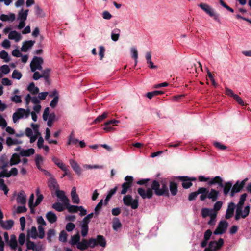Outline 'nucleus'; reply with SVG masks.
Returning <instances> with one entry per match:
<instances>
[{
    "instance_id": "62",
    "label": "nucleus",
    "mask_w": 251,
    "mask_h": 251,
    "mask_svg": "<svg viewBox=\"0 0 251 251\" xmlns=\"http://www.w3.org/2000/svg\"><path fill=\"white\" fill-rule=\"evenodd\" d=\"M219 3L222 6L225 8L228 11L231 12L232 13L234 12L233 9L230 7L228 5H227L226 3H225L223 0H219Z\"/></svg>"
},
{
    "instance_id": "17",
    "label": "nucleus",
    "mask_w": 251,
    "mask_h": 251,
    "mask_svg": "<svg viewBox=\"0 0 251 251\" xmlns=\"http://www.w3.org/2000/svg\"><path fill=\"white\" fill-rule=\"evenodd\" d=\"M17 202L18 203L25 205L26 202V195L25 192L21 190L19 192L17 197Z\"/></svg>"
},
{
    "instance_id": "14",
    "label": "nucleus",
    "mask_w": 251,
    "mask_h": 251,
    "mask_svg": "<svg viewBox=\"0 0 251 251\" xmlns=\"http://www.w3.org/2000/svg\"><path fill=\"white\" fill-rule=\"evenodd\" d=\"M56 197L64 203L65 205H69V199L66 197L65 192L62 190H60L59 188L55 191Z\"/></svg>"
},
{
    "instance_id": "26",
    "label": "nucleus",
    "mask_w": 251,
    "mask_h": 251,
    "mask_svg": "<svg viewBox=\"0 0 251 251\" xmlns=\"http://www.w3.org/2000/svg\"><path fill=\"white\" fill-rule=\"evenodd\" d=\"M0 162L1 164V168L2 169L6 168L8 166L9 164H10V162H9L8 156L6 154H4L1 156Z\"/></svg>"
},
{
    "instance_id": "53",
    "label": "nucleus",
    "mask_w": 251,
    "mask_h": 251,
    "mask_svg": "<svg viewBox=\"0 0 251 251\" xmlns=\"http://www.w3.org/2000/svg\"><path fill=\"white\" fill-rule=\"evenodd\" d=\"M11 176V174H10V172H8L6 168H4L2 169V171L0 173V178L3 177H10Z\"/></svg>"
},
{
    "instance_id": "30",
    "label": "nucleus",
    "mask_w": 251,
    "mask_h": 251,
    "mask_svg": "<svg viewBox=\"0 0 251 251\" xmlns=\"http://www.w3.org/2000/svg\"><path fill=\"white\" fill-rule=\"evenodd\" d=\"M80 236L79 232H78L76 234L71 236V239L70 241V244L72 246H75L78 245V243H80Z\"/></svg>"
},
{
    "instance_id": "2",
    "label": "nucleus",
    "mask_w": 251,
    "mask_h": 251,
    "mask_svg": "<svg viewBox=\"0 0 251 251\" xmlns=\"http://www.w3.org/2000/svg\"><path fill=\"white\" fill-rule=\"evenodd\" d=\"M198 6L209 16L213 17L215 21L220 22L219 15L215 13L214 9L208 4L201 3L198 4Z\"/></svg>"
},
{
    "instance_id": "3",
    "label": "nucleus",
    "mask_w": 251,
    "mask_h": 251,
    "mask_svg": "<svg viewBox=\"0 0 251 251\" xmlns=\"http://www.w3.org/2000/svg\"><path fill=\"white\" fill-rule=\"evenodd\" d=\"M123 201L125 205L130 206L133 209H136L138 207L139 202L138 199H133L131 195H125Z\"/></svg>"
},
{
    "instance_id": "24",
    "label": "nucleus",
    "mask_w": 251,
    "mask_h": 251,
    "mask_svg": "<svg viewBox=\"0 0 251 251\" xmlns=\"http://www.w3.org/2000/svg\"><path fill=\"white\" fill-rule=\"evenodd\" d=\"M48 187L51 190L56 191L59 188V186L58 184L55 179L53 178H50L48 181Z\"/></svg>"
},
{
    "instance_id": "12",
    "label": "nucleus",
    "mask_w": 251,
    "mask_h": 251,
    "mask_svg": "<svg viewBox=\"0 0 251 251\" xmlns=\"http://www.w3.org/2000/svg\"><path fill=\"white\" fill-rule=\"evenodd\" d=\"M90 221L86 219L85 217L80 222V226L81 227V234L83 237H85L88 233L89 226L88 224Z\"/></svg>"
},
{
    "instance_id": "19",
    "label": "nucleus",
    "mask_w": 251,
    "mask_h": 251,
    "mask_svg": "<svg viewBox=\"0 0 251 251\" xmlns=\"http://www.w3.org/2000/svg\"><path fill=\"white\" fill-rule=\"evenodd\" d=\"M199 191V194H201L200 196V200L201 201H204L208 196V190L205 187H200L198 189Z\"/></svg>"
},
{
    "instance_id": "60",
    "label": "nucleus",
    "mask_w": 251,
    "mask_h": 251,
    "mask_svg": "<svg viewBox=\"0 0 251 251\" xmlns=\"http://www.w3.org/2000/svg\"><path fill=\"white\" fill-rule=\"evenodd\" d=\"M35 14L39 17H43L44 13L42 10L38 5H36L34 8Z\"/></svg>"
},
{
    "instance_id": "13",
    "label": "nucleus",
    "mask_w": 251,
    "mask_h": 251,
    "mask_svg": "<svg viewBox=\"0 0 251 251\" xmlns=\"http://www.w3.org/2000/svg\"><path fill=\"white\" fill-rule=\"evenodd\" d=\"M91 238L89 239L83 238L80 243H78V245L77 246V248L81 251H84L87 250L88 248H92V243H90Z\"/></svg>"
},
{
    "instance_id": "57",
    "label": "nucleus",
    "mask_w": 251,
    "mask_h": 251,
    "mask_svg": "<svg viewBox=\"0 0 251 251\" xmlns=\"http://www.w3.org/2000/svg\"><path fill=\"white\" fill-rule=\"evenodd\" d=\"M212 209L207 208H203L201 210V214L203 218H205L209 216L210 212H212Z\"/></svg>"
},
{
    "instance_id": "18",
    "label": "nucleus",
    "mask_w": 251,
    "mask_h": 251,
    "mask_svg": "<svg viewBox=\"0 0 251 251\" xmlns=\"http://www.w3.org/2000/svg\"><path fill=\"white\" fill-rule=\"evenodd\" d=\"M250 205H247L244 207V210H241V213L239 214L238 217L236 218V213L235 215V219L236 221L239 220L241 218H245L247 217L250 213Z\"/></svg>"
},
{
    "instance_id": "4",
    "label": "nucleus",
    "mask_w": 251,
    "mask_h": 251,
    "mask_svg": "<svg viewBox=\"0 0 251 251\" xmlns=\"http://www.w3.org/2000/svg\"><path fill=\"white\" fill-rule=\"evenodd\" d=\"M30 114V110H25L24 108H19L16 111L13 113L12 118L14 123H16L20 119L27 118Z\"/></svg>"
},
{
    "instance_id": "63",
    "label": "nucleus",
    "mask_w": 251,
    "mask_h": 251,
    "mask_svg": "<svg viewBox=\"0 0 251 251\" xmlns=\"http://www.w3.org/2000/svg\"><path fill=\"white\" fill-rule=\"evenodd\" d=\"M39 231L38 237L40 239H43L45 236L44 229L41 225H39L38 227Z\"/></svg>"
},
{
    "instance_id": "38",
    "label": "nucleus",
    "mask_w": 251,
    "mask_h": 251,
    "mask_svg": "<svg viewBox=\"0 0 251 251\" xmlns=\"http://www.w3.org/2000/svg\"><path fill=\"white\" fill-rule=\"evenodd\" d=\"M121 30L118 28L114 29L111 33V39L114 41H117L119 40L120 33Z\"/></svg>"
},
{
    "instance_id": "31",
    "label": "nucleus",
    "mask_w": 251,
    "mask_h": 251,
    "mask_svg": "<svg viewBox=\"0 0 251 251\" xmlns=\"http://www.w3.org/2000/svg\"><path fill=\"white\" fill-rule=\"evenodd\" d=\"M28 11V9L23 11V9H22L18 13L17 20L20 21H25L27 19Z\"/></svg>"
},
{
    "instance_id": "10",
    "label": "nucleus",
    "mask_w": 251,
    "mask_h": 251,
    "mask_svg": "<svg viewBox=\"0 0 251 251\" xmlns=\"http://www.w3.org/2000/svg\"><path fill=\"white\" fill-rule=\"evenodd\" d=\"M228 227V223L226 220L221 221L214 231L215 235H219L224 233Z\"/></svg>"
},
{
    "instance_id": "15",
    "label": "nucleus",
    "mask_w": 251,
    "mask_h": 251,
    "mask_svg": "<svg viewBox=\"0 0 251 251\" xmlns=\"http://www.w3.org/2000/svg\"><path fill=\"white\" fill-rule=\"evenodd\" d=\"M210 186L214 185H218L219 187H223V180L222 178L219 176H216L214 178L210 179L208 182Z\"/></svg>"
},
{
    "instance_id": "51",
    "label": "nucleus",
    "mask_w": 251,
    "mask_h": 251,
    "mask_svg": "<svg viewBox=\"0 0 251 251\" xmlns=\"http://www.w3.org/2000/svg\"><path fill=\"white\" fill-rule=\"evenodd\" d=\"M108 113L107 112H103L101 115L99 116L94 121V123H100L103 119L106 118L107 116Z\"/></svg>"
},
{
    "instance_id": "8",
    "label": "nucleus",
    "mask_w": 251,
    "mask_h": 251,
    "mask_svg": "<svg viewBox=\"0 0 251 251\" xmlns=\"http://www.w3.org/2000/svg\"><path fill=\"white\" fill-rule=\"evenodd\" d=\"M43 63V59L42 58L34 56L30 64L31 72H35L36 70L41 71L43 68L42 67Z\"/></svg>"
},
{
    "instance_id": "16",
    "label": "nucleus",
    "mask_w": 251,
    "mask_h": 251,
    "mask_svg": "<svg viewBox=\"0 0 251 251\" xmlns=\"http://www.w3.org/2000/svg\"><path fill=\"white\" fill-rule=\"evenodd\" d=\"M235 207V204L233 202H230L228 204L225 215V218L226 219H229L233 216Z\"/></svg>"
},
{
    "instance_id": "28",
    "label": "nucleus",
    "mask_w": 251,
    "mask_h": 251,
    "mask_svg": "<svg viewBox=\"0 0 251 251\" xmlns=\"http://www.w3.org/2000/svg\"><path fill=\"white\" fill-rule=\"evenodd\" d=\"M232 187V183L230 181L226 182L223 184V193L224 195L226 196H227L230 190H231Z\"/></svg>"
},
{
    "instance_id": "5",
    "label": "nucleus",
    "mask_w": 251,
    "mask_h": 251,
    "mask_svg": "<svg viewBox=\"0 0 251 251\" xmlns=\"http://www.w3.org/2000/svg\"><path fill=\"white\" fill-rule=\"evenodd\" d=\"M176 179L182 182L183 188L187 189L192 186V181H196L197 178L194 177H189L188 176H178L176 177Z\"/></svg>"
},
{
    "instance_id": "47",
    "label": "nucleus",
    "mask_w": 251,
    "mask_h": 251,
    "mask_svg": "<svg viewBox=\"0 0 251 251\" xmlns=\"http://www.w3.org/2000/svg\"><path fill=\"white\" fill-rule=\"evenodd\" d=\"M0 57L1 59H4L5 62H8L10 61V58L8 56V54L5 50H2L0 52Z\"/></svg>"
},
{
    "instance_id": "25",
    "label": "nucleus",
    "mask_w": 251,
    "mask_h": 251,
    "mask_svg": "<svg viewBox=\"0 0 251 251\" xmlns=\"http://www.w3.org/2000/svg\"><path fill=\"white\" fill-rule=\"evenodd\" d=\"M70 164L75 173L80 176L81 174V169L77 163L74 160H70Z\"/></svg>"
},
{
    "instance_id": "45",
    "label": "nucleus",
    "mask_w": 251,
    "mask_h": 251,
    "mask_svg": "<svg viewBox=\"0 0 251 251\" xmlns=\"http://www.w3.org/2000/svg\"><path fill=\"white\" fill-rule=\"evenodd\" d=\"M52 207L58 212H62L64 209L62 204L59 202H55L53 203L52 204Z\"/></svg>"
},
{
    "instance_id": "11",
    "label": "nucleus",
    "mask_w": 251,
    "mask_h": 251,
    "mask_svg": "<svg viewBox=\"0 0 251 251\" xmlns=\"http://www.w3.org/2000/svg\"><path fill=\"white\" fill-rule=\"evenodd\" d=\"M224 244V239L220 238L218 241H210L209 243L208 247L210 249L211 251H217L221 248Z\"/></svg>"
},
{
    "instance_id": "42",
    "label": "nucleus",
    "mask_w": 251,
    "mask_h": 251,
    "mask_svg": "<svg viewBox=\"0 0 251 251\" xmlns=\"http://www.w3.org/2000/svg\"><path fill=\"white\" fill-rule=\"evenodd\" d=\"M163 94H164V92L162 91H153L152 92L147 93L146 96L149 99H151L153 96H157L158 95H162Z\"/></svg>"
},
{
    "instance_id": "9",
    "label": "nucleus",
    "mask_w": 251,
    "mask_h": 251,
    "mask_svg": "<svg viewBox=\"0 0 251 251\" xmlns=\"http://www.w3.org/2000/svg\"><path fill=\"white\" fill-rule=\"evenodd\" d=\"M248 178H246L241 182L237 181L235 184L232 187V189L230 192V197H233L235 194L237 193L240 192L242 189L244 188L246 182L247 181Z\"/></svg>"
},
{
    "instance_id": "36",
    "label": "nucleus",
    "mask_w": 251,
    "mask_h": 251,
    "mask_svg": "<svg viewBox=\"0 0 251 251\" xmlns=\"http://www.w3.org/2000/svg\"><path fill=\"white\" fill-rule=\"evenodd\" d=\"M35 153V150L33 148H30L27 150H22L19 153V154L22 156H29Z\"/></svg>"
},
{
    "instance_id": "1",
    "label": "nucleus",
    "mask_w": 251,
    "mask_h": 251,
    "mask_svg": "<svg viewBox=\"0 0 251 251\" xmlns=\"http://www.w3.org/2000/svg\"><path fill=\"white\" fill-rule=\"evenodd\" d=\"M154 191V194L158 196H164L169 197L170 193L168 187L166 179H162L160 182L156 180L152 181L151 187L148 188L146 190L143 188L140 187L137 189L138 194L143 199L152 198Z\"/></svg>"
},
{
    "instance_id": "58",
    "label": "nucleus",
    "mask_w": 251,
    "mask_h": 251,
    "mask_svg": "<svg viewBox=\"0 0 251 251\" xmlns=\"http://www.w3.org/2000/svg\"><path fill=\"white\" fill-rule=\"evenodd\" d=\"M199 191H197L192 192L189 194L188 196V200L189 201H192L196 200V197L199 194Z\"/></svg>"
},
{
    "instance_id": "41",
    "label": "nucleus",
    "mask_w": 251,
    "mask_h": 251,
    "mask_svg": "<svg viewBox=\"0 0 251 251\" xmlns=\"http://www.w3.org/2000/svg\"><path fill=\"white\" fill-rule=\"evenodd\" d=\"M9 246L13 249L15 250L17 247V241L15 235H12L11 236L10 240L9 241Z\"/></svg>"
},
{
    "instance_id": "43",
    "label": "nucleus",
    "mask_w": 251,
    "mask_h": 251,
    "mask_svg": "<svg viewBox=\"0 0 251 251\" xmlns=\"http://www.w3.org/2000/svg\"><path fill=\"white\" fill-rule=\"evenodd\" d=\"M66 206L70 213H77L79 210V206L71 205L69 203Z\"/></svg>"
},
{
    "instance_id": "46",
    "label": "nucleus",
    "mask_w": 251,
    "mask_h": 251,
    "mask_svg": "<svg viewBox=\"0 0 251 251\" xmlns=\"http://www.w3.org/2000/svg\"><path fill=\"white\" fill-rule=\"evenodd\" d=\"M79 142L78 140L74 138L73 132L70 134L68 142V145L74 144L76 145Z\"/></svg>"
},
{
    "instance_id": "52",
    "label": "nucleus",
    "mask_w": 251,
    "mask_h": 251,
    "mask_svg": "<svg viewBox=\"0 0 251 251\" xmlns=\"http://www.w3.org/2000/svg\"><path fill=\"white\" fill-rule=\"evenodd\" d=\"M103 205V200H101L97 204L95 208V214L96 215H98L100 211L101 207Z\"/></svg>"
},
{
    "instance_id": "49",
    "label": "nucleus",
    "mask_w": 251,
    "mask_h": 251,
    "mask_svg": "<svg viewBox=\"0 0 251 251\" xmlns=\"http://www.w3.org/2000/svg\"><path fill=\"white\" fill-rule=\"evenodd\" d=\"M56 118V115L54 113H50L49 115L48 121L47 122L48 126L49 127H51L52 125L53 122L55 120Z\"/></svg>"
},
{
    "instance_id": "27",
    "label": "nucleus",
    "mask_w": 251,
    "mask_h": 251,
    "mask_svg": "<svg viewBox=\"0 0 251 251\" xmlns=\"http://www.w3.org/2000/svg\"><path fill=\"white\" fill-rule=\"evenodd\" d=\"M71 195L73 203L78 204L80 202V200L78 195L76 193V188L75 187H73L71 191Z\"/></svg>"
},
{
    "instance_id": "20",
    "label": "nucleus",
    "mask_w": 251,
    "mask_h": 251,
    "mask_svg": "<svg viewBox=\"0 0 251 251\" xmlns=\"http://www.w3.org/2000/svg\"><path fill=\"white\" fill-rule=\"evenodd\" d=\"M219 191L215 189H211L210 192L208 191V198L211 200L212 201H216L218 199Z\"/></svg>"
},
{
    "instance_id": "50",
    "label": "nucleus",
    "mask_w": 251,
    "mask_h": 251,
    "mask_svg": "<svg viewBox=\"0 0 251 251\" xmlns=\"http://www.w3.org/2000/svg\"><path fill=\"white\" fill-rule=\"evenodd\" d=\"M28 234L30 235L33 239H36L38 236L36 227L32 226L31 230L28 231Z\"/></svg>"
},
{
    "instance_id": "59",
    "label": "nucleus",
    "mask_w": 251,
    "mask_h": 251,
    "mask_svg": "<svg viewBox=\"0 0 251 251\" xmlns=\"http://www.w3.org/2000/svg\"><path fill=\"white\" fill-rule=\"evenodd\" d=\"M75 227V225L72 223L70 222L67 224L66 225L65 229L68 232L72 231Z\"/></svg>"
},
{
    "instance_id": "56",
    "label": "nucleus",
    "mask_w": 251,
    "mask_h": 251,
    "mask_svg": "<svg viewBox=\"0 0 251 251\" xmlns=\"http://www.w3.org/2000/svg\"><path fill=\"white\" fill-rule=\"evenodd\" d=\"M22 76V74L17 70H14L12 74V77L14 79H20Z\"/></svg>"
},
{
    "instance_id": "39",
    "label": "nucleus",
    "mask_w": 251,
    "mask_h": 251,
    "mask_svg": "<svg viewBox=\"0 0 251 251\" xmlns=\"http://www.w3.org/2000/svg\"><path fill=\"white\" fill-rule=\"evenodd\" d=\"M14 221L12 220H7L2 224V227L6 230L10 229L13 226Z\"/></svg>"
},
{
    "instance_id": "32",
    "label": "nucleus",
    "mask_w": 251,
    "mask_h": 251,
    "mask_svg": "<svg viewBox=\"0 0 251 251\" xmlns=\"http://www.w3.org/2000/svg\"><path fill=\"white\" fill-rule=\"evenodd\" d=\"M46 218L50 223H53L57 220V216L52 211L47 212L46 214Z\"/></svg>"
},
{
    "instance_id": "23",
    "label": "nucleus",
    "mask_w": 251,
    "mask_h": 251,
    "mask_svg": "<svg viewBox=\"0 0 251 251\" xmlns=\"http://www.w3.org/2000/svg\"><path fill=\"white\" fill-rule=\"evenodd\" d=\"M169 190L172 196H176L178 192L177 184L175 181H170L169 183Z\"/></svg>"
},
{
    "instance_id": "40",
    "label": "nucleus",
    "mask_w": 251,
    "mask_h": 251,
    "mask_svg": "<svg viewBox=\"0 0 251 251\" xmlns=\"http://www.w3.org/2000/svg\"><path fill=\"white\" fill-rule=\"evenodd\" d=\"M122 224L120 222V220L117 218H115L113 220L112 227L113 229L115 231H118V230L121 228Z\"/></svg>"
},
{
    "instance_id": "33",
    "label": "nucleus",
    "mask_w": 251,
    "mask_h": 251,
    "mask_svg": "<svg viewBox=\"0 0 251 251\" xmlns=\"http://www.w3.org/2000/svg\"><path fill=\"white\" fill-rule=\"evenodd\" d=\"M21 161L19 155L17 153H14L10 160V165L11 166L17 165Z\"/></svg>"
},
{
    "instance_id": "37",
    "label": "nucleus",
    "mask_w": 251,
    "mask_h": 251,
    "mask_svg": "<svg viewBox=\"0 0 251 251\" xmlns=\"http://www.w3.org/2000/svg\"><path fill=\"white\" fill-rule=\"evenodd\" d=\"M52 160L62 170H65V166H66L62 162L60 159L55 157H53L52 158Z\"/></svg>"
},
{
    "instance_id": "35",
    "label": "nucleus",
    "mask_w": 251,
    "mask_h": 251,
    "mask_svg": "<svg viewBox=\"0 0 251 251\" xmlns=\"http://www.w3.org/2000/svg\"><path fill=\"white\" fill-rule=\"evenodd\" d=\"M27 89L33 95H36L39 92V89L35 86L34 82L30 83Z\"/></svg>"
},
{
    "instance_id": "44",
    "label": "nucleus",
    "mask_w": 251,
    "mask_h": 251,
    "mask_svg": "<svg viewBox=\"0 0 251 251\" xmlns=\"http://www.w3.org/2000/svg\"><path fill=\"white\" fill-rule=\"evenodd\" d=\"M0 189L4 191V194L7 195L9 189L4 183V180L3 179L0 178Z\"/></svg>"
},
{
    "instance_id": "29",
    "label": "nucleus",
    "mask_w": 251,
    "mask_h": 251,
    "mask_svg": "<svg viewBox=\"0 0 251 251\" xmlns=\"http://www.w3.org/2000/svg\"><path fill=\"white\" fill-rule=\"evenodd\" d=\"M8 38L9 39L15 40V41L18 42L21 39L22 36L20 33L16 31H12L9 33Z\"/></svg>"
},
{
    "instance_id": "21",
    "label": "nucleus",
    "mask_w": 251,
    "mask_h": 251,
    "mask_svg": "<svg viewBox=\"0 0 251 251\" xmlns=\"http://www.w3.org/2000/svg\"><path fill=\"white\" fill-rule=\"evenodd\" d=\"M35 41L32 40L26 41L23 42L21 50L23 52H26L35 44Z\"/></svg>"
},
{
    "instance_id": "7",
    "label": "nucleus",
    "mask_w": 251,
    "mask_h": 251,
    "mask_svg": "<svg viewBox=\"0 0 251 251\" xmlns=\"http://www.w3.org/2000/svg\"><path fill=\"white\" fill-rule=\"evenodd\" d=\"M90 243H92V248H95L96 246H100L105 248L106 245V241L103 235H98L96 238H91Z\"/></svg>"
},
{
    "instance_id": "48",
    "label": "nucleus",
    "mask_w": 251,
    "mask_h": 251,
    "mask_svg": "<svg viewBox=\"0 0 251 251\" xmlns=\"http://www.w3.org/2000/svg\"><path fill=\"white\" fill-rule=\"evenodd\" d=\"M67 233L64 230H62L60 232L59 234V239L60 241L62 242H66L67 240Z\"/></svg>"
},
{
    "instance_id": "34",
    "label": "nucleus",
    "mask_w": 251,
    "mask_h": 251,
    "mask_svg": "<svg viewBox=\"0 0 251 251\" xmlns=\"http://www.w3.org/2000/svg\"><path fill=\"white\" fill-rule=\"evenodd\" d=\"M15 19V15L14 13H11L9 16L4 14H1L0 16V20L2 21H11V22H13Z\"/></svg>"
},
{
    "instance_id": "55",
    "label": "nucleus",
    "mask_w": 251,
    "mask_h": 251,
    "mask_svg": "<svg viewBox=\"0 0 251 251\" xmlns=\"http://www.w3.org/2000/svg\"><path fill=\"white\" fill-rule=\"evenodd\" d=\"M244 204V203L239 201L237 203L236 205V209L235 212V213H236V218L238 217L239 214L241 213V210L243 209Z\"/></svg>"
},
{
    "instance_id": "22",
    "label": "nucleus",
    "mask_w": 251,
    "mask_h": 251,
    "mask_svg": "<svg viewBox=\"0 0 251 251\" xmlns=\"http://www.w3.org/2000/svg\"><path fill=\"white\" fill-rule=\"evenodd\" d=\"M119 123V121L115 119L108 121L104 123L105 126L103 128V130H104L106 132H110L113 129V128L111 127L110 126H114V125H116L117 123Z\"/></svg>"
},
{
    "instance_id": "54",
    "label": "nucleus",
    "mask_w": 251,
    "mask_h": 251,
    "mask_svg": "<svg viewBox=\"0 0 251 251\" xmlns=\"http://www.w3.org/2000/svg\"><path fill=\"white\" fill-rule=\"evenodd\" d=\"M131 52L132 53V57L135 59V65L137 63L138 51L136 48H132L131 49Z\"/></svg>"
},
{
    "instance_id": "61",
    "label": "nucleus",
    "mask_w": 251,
    "mask_h": 251,
    "mask_svg": "<svg viewBox=\"0 0 251 251\" xmlns=\"http://www.w3.org/2000/svg\"><path fill=\"white\" fill-rule=\"evenodd\" d=\"M55 235V230L53 229H50L47 232V239L49 242H51V238Z\"/></svg>"
},
{
    "instance_id": "64",
    "label": "nucleus",
    "mask_w": 251,
    "mask_h": 251,
    "mask_svg": "<svg viewBox=\"0 0 251 251\" xmlns=\"http://www.w3.org/2000/svg\"><path fill=\"white\" fill-rule=\"evenodd\" d=\"M50 115V108L49 107H46L43 114V120L45 121H47Z\"/></svg>"
},
{
    "instance_id": "6",
    "label": "nucleus",
    "mask_w": 251,
    "mask_h": 251,
    "mask_svg": "<svg viewBox=\"0 0 251 251\" xmlns=\"http://www.w3.org/2000/svg\"><path fill=\"white\" fill-rule=\"evenodd\" d=\"M126 182H124L122 184V191H121V194L125 195L128 191L129 189L132 186L133 182V177L131 176H127L124 178Z\"/></svg>"
}]
</instances>
